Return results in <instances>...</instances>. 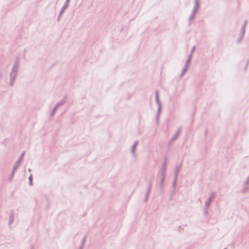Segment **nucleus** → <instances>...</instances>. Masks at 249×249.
<instances>
[{
  "instance_id": "21",
  "label": "nucleus",
  "mask_w": 249,
  "mask_h": 249,
  "mask_svg": "<svg viewBox=\"0 0 249 249\" xmlns=\"http://www.w3.org/2000/svg\"><path fill=\"white\" fill-rule=\"evenodd\" d=\"M177 179H178V178H174L173 184H172V187L173 188V189L175 190V189L176 188V184H177Z\"/></svg>"
},
{
  "instance_id": "34",
  "label": "nucleus",
  "mask_w": 249,
  "mask_h": 249,
  "mask_svg": "<svg viewBox=\"0 0 249 249\" xmlns=\"http://www.w3.org/2000/svg\"><path fill=\"white\" fill-rule=\"evenodd\" d=\"M175 190H174V189H173V190H172V191H171V195L172 196H174V195H175Z\"/></svg>"
},
{
  "instance_id": "25",
  "label": "nucleus",
  "mask_w": 249,
  "mask_h": 249,
  "mask_svg": "<svg viewBox=\"0 0 249 249\" xmlns=\"http://www.w3.org/2000/svg\"><path fill=\"white\" fill-rule=\"evenodd\" d=\"M249 188L248 187V186H245L244 188L241 190L242 193H246L249 190Z\"/></svg>"
},
{
  "instance_id": "12",
  "label": "nucleus",
  "mask_w": 249,
  "mask_h": 249,
  "mask_svg": "<svg viewBox=\"0 0 249 249\" xmlns=\"http://www.w3.org/2000/svg\"><path fill=\"white\" fill-rule=\"evenodd\" d=\"M245 34V31H240L239 36H238V39L237 40V43L239 44L243 39L244 36Z\"/></svg>"
},
{
  "instance_id": "36",
  "label": "nucleus",
  "mask_w": 249,
  "mask_h": 249,
  "mask_svg": "<svg viewBox=\"0 0 249 249\" xmlns=\"http://www.w3.org/2000/svg\"><path fill=\"white\" fill-rule=\"evenodd\" d=\"M153 178H154V176H153L150 179V180L149 181H151L152 182V184H153Z\"/></svg>"
},
{
  "instance_id": "27",
  "label": "nucleus",
  "mask_w": 249,
  "mask_h": 249,
  "mask_svg": "<svg viewBox=\"0 0 249 249\" xmlns=\"http://www.w3.org/2000/svg\"><path fill=\"white\" fill-rule=\"evenodd\" d=\"M249 64V59L248 60L247 63L244 68V71H246L247 70Z\"/></svg>"
},
{
  "instance_id": "35",
  "label": "nucleus",
  "mask_w": 249,
  "mask_h": 249,
  "mask_svg": "<svg viewBox=\"0 0 249 249\" xmlns=\"http://www.w3.org/2000/svg\"><path fill=\"white\" fill-rule=\"evenodd\" d=\"M248 20H247V19H246V20L244 21V24H244V25H246V26H247V24H248Z\"/></svg>"
},
{
  "instance_id": "42",
  "label": "nucleus",
  "mask_w": 249,
  "mask_h": 249,
  "mask_svg": "<svg viewBox=\"0 0 249 249\" xmlns=\"http://www.w3.org/2000/svg\"><path fill=\"white\" fill-rule=\"evenodd\" d=\"M224 249H227L226 248H224Z\"/></svg>"
},
{
  "instance_id": "5",
  "label": "nucleus",
  "mask_w": 249,
  "mask_h": 249,
  "mask_svg": "<svg viewBox=\"0 0 249 249\" xmlns=\"http://www.w3.org/2000/svg\"><path fill=\"white\" fill-rule=\"evenodd\" d=\"M167 160V157H164V161H163V162L162 163L161 168L160 171L159 172L158 176H159L160 174L166 175Z\"/></svg>"
},
{
  "instance_id": "37",
  "label": "nucleus",
  "mask_w": 249,
  "mask_h": 249,
  "mask_svg": "<svg viewBox=\"0 0 249 249\" xmlns=\"http://www.w3.org/2000/svg\"><path fill=\"white\" fill-rule=\"evenodd\" d=\"M173 196H172L171 195L170 196V197L169 198V200L170 201H171V200H172V199H173Z\"/></svg>"
},
{
  "instance_id": "20",
  "label": "nucleus",
  "mask_w": 249,
  "mask_h": 249,
  "mask_svg": "<svg viewBox=\"0 0 249 249\" xmlns=\"http://www.w3.org/2000/svg\"><path fill=\"white\" fill-rule=\"evenodd\" d=\"M13 65H16V66L19 67V59L18 57H17L14 61V63Z\"/></svg>"
},
{
  "instance_id": "16",
  "label": "nucleus",
  "mask_w": 249,
  "mask_h": 249,
  "mask_svg": "<svg viewBox=\"0 0 249 249\" xmlns=\"http://www.w3.org/2000/svg\"><path fill=\"white\" fill-rule=\"evenodd\" d=\"M152 186L153 184H152V182L148 181V185L146 189V192H147L148 193H150Z\"/></svg>"
},
{
  "instance_id": "18",
  "label": "nucleus",
  "mask_w": 249,
  "mask_h": 249,
  "mask_svg": "<svg viewBox=\"0 0 249 249\" xmlns=\"http://www.w3.org/2000/svg\"><path fill=\"white\" fill-rule=\"evenodd\" d=\"M16 171H17L16 170H14V169H12V173H11V174L9 177V181L10 182H11L13 180V177L14 176V174Z\"/></svg>"
},
{
  "instance_id": "41",
  "label": "nucleus",
  "mask_w": 249,
  "mask_h": 249,
  "mask_svg": "<svg viewBox=\"0 0 249 249\" xmlns=\"http://www.w3.org/2000/svg\"><path fill=\"white\" fill-rule=\"evenodd\" d=\"M28 171H29V172H31V169L30 168H29V169H28Z\"/></svg>"
},
{
  "instance_id": "38",
  "label": "nucleus",
  "mask_w": 249,
  "mask_h": 249,
  "mask_svg": "<svg viewBox=\"0 0 249 249\" xmlns=\"http://www.w3.org/2000/svg\"><path fill=\"white\" fill-rule=\"evenodd\" d=\"M84 246H83V245H80V246L79 247V249H83V248H84Z\"/></svg>"
},
{
  "instance_id": "11",
  "label": "nucleus",
  "mask_w": 249,
  "mask_h": 249,
  "mask_svg": "<svg viewBox=\"0 0 249 249\" xmlns=\"http://www.w3.org/2000/svg\"><path fill=\"white\" fill-rule=\"evenodd\" d=\"M182 164H180L176 166L175 169L174 178H178V173L181 168Z\"/></svg>"
},
{
  "instance_id": "17",
  "label": "nucleus",
  "mask_w": 249,
  "mask_h": 249,
  "mask_svg": "<svg viewBox=\"0 0 249 249\" xmlns=\"http://www.w3.org/2000/svg\"><path fill=\"white\" fill-rule=\"evenodd\" d=\"M57 109H58V108L56 107H55L54 106V107H53L52 110L51 112L50 116L51 117L53 116V115L55 114V112H56V111H57Z\"/></svg>"
},
{
  "instance_id": "8",
  "label": "nucleus",
  "mask_w": 249,
  "mask_h": 249,
  "mask_svg": "<svg viewBox=\"0 0 249 249\" xmlns=\"http://www.w3.org/2000/svg\"><path fill=\"white\" fill-rule=\"evenodd\" d=\"M67 97V95H65L64 96V97H63V98L60 101H59L55 105V106L56 107H57L58 108L60 107L63 106L64 104H65L66 103Z\"/></svg>"
},
{
  "instance_id": "14",
  "label": "nucleus",
  "mask_w": 249,
  "mask_h": 249,
  "mask_svg": "<svg viewBox=\"0 0 249 249\" xmlns=\"http://www.w3.org/2000/svg\"><path fill=\"white\" fill-rule=\"evenodd\" d=\"M70 0H66L63 6L61 8L60 10H62L63 11L65 12V10L68 8L69 5Z\"/></svg>"
},
{
  "instance_id": "4",
  "label": "nucleus",
  "mask_w": 249,
  "mask_h": 249,
  "mask_svg": "<svg viewBox=\"0 0 249 249\" xmlns=\"http://www.w3.org/2000/svg\"><path fill=\"white\" fill-rule=\"evenodd\" d=\"M25 153V152L23 151V152L20 155V156L19 157V158L18 159V160L15 163V164L14 165V167H13V169H14V170H17L18 169V168L19 167V166H20L21 162L23 159V157L24 156Z\"/></svg>"
},
{
  "instance_id": "3",
  "label": "nucleus",
  "mask_w": 249,
  "mask_h": 249,
  "mask_svg": "<svg viewBox=\"0 0 249 249\" xmlns=\"http://www.w3.org/2000/svg\"><path fill=\"white\" fill-rule=\"evenodd\" d=\"M215 193L214 192H212L208 198L207 200L205 202V214H206L208 213L207 209L209 207L210 205L211 204L213 199L215 197Z\"/></svg>"
},
{
  "instance_id": "15",
  "label": "nucleus",
  "mask_w": 249,
  "mask_h": 249,
  "mask_svg": "<svg viewBox=\"0 0 249 249\" xmlns=\"http://www.w3.org/2000/svg\"><path fill=\"white\" fill-rule=\"evenodd\" d=\"M194 8L199 10L200 8V3L199 0H195Z\"/></svg>"
},
{
  "instance_id": "33",
  "label": "nucleus",
  "mask_w": 249,
  "mask_h": 249,
  "mask_svg": "<svg viewBox=\"0 0 249 249\" xmlns=\"http://www.w3.org/2000/svg\"><path fill=\"white\" fill-rule=\"evenodd\" d=\"M195 49H196V46H193V47L192 48V50H191V51L190 52V54H193V53L195 51Z\"/></svg>"
},
{
  "instance_id": "10",
  "label": "nucleus",
  "mask_w": 249,
  "mask_h": 249,
  "mask_svg": "<svg viewBox=\"0 0 249 249\" xmlns=\"http://www.w3.org/2000/svg\"><path fill=\"white\" fill-rule=\"evenodd\" d=\"M190 62H189L188 61H186V62H185V65H184V68H183L182 70V71H181V73L180 75V77H182L184 73L186 72V71H187L189 67V65H190Z\"/></svg>"
},
{
  "instance_id": "40",
  "label": "nucleus",
  "mask_w": 249,
  "mask_h": 249,
  "mask_svg": "<svg viewBox=\"0 0 249 249\" xmlns=\"http://www.w3.org/2000/svg\"><path fill=\"white\" fill-rule=\"evenodd\" d=\"M31 249H34V246H32L31 247Z\"/></svg>"
},
{
  "instance_id": "39",
  "label": "nucleus",
  "mask_w": 249,
  "mask_h": 249,
  "mask_svg": "<svg viewBox=\"0 0 249 249\" xmlns=\"http://www.w3.org/2000/svg\"><path fill=\"white\" fill-rule=\"evenodd\" d=\"M207 129H205V136L207 135Z\"/></svg>"
},
{
  "instance_id": "32",
  "label": "nucleus",
  "mask_w": 249,
  "mask_h": 249,
  "mask_svg": "<svg viewBox=\"0 0 249 249\" xmlns=\"http://www.w3.org/2000/svg\"><path fill=\"white\" fill-rule=\"evenodd\" d=\"M246 25L243 24L240 30L246 32Z\"/></svg>"
},
{
  "instance_id": "28",
  "label": "nucleus",
  "mask_w": 249,
  "mask_h": 249,
  "mask_svg": "<svg viewBox=\"0 0 249 249\" xmlns=\"http://www.w3.org/2000/svg\"><path fill=\"white\" fill-rule=\"evenodd\" d=\"M245 186H248L249 185V176L248 177L246 180L245 181L244 183Z\"/></svg>"
},
{
  "instance_id": "29",
  "label": "nucleus",
  "mask_w": 249,
  "mask_h": 249,
  "mask_svg": "<svg viewBox=\"0 0 249 249\" xmlns=\"http://www.w3.org/2000/svg\"><path fill=\"white\" fill-rule=\"evenodd\" d=\"M159 189L161 193H163L164 190V186H159Z\"/></svg>"
},
{
  "instance_id": "22",
  "label": "nucleus",
  "mask_w": 249,
  "mask_h": 249,
  "mask_svg": "<svg viewBox=\"0 0 249 249\" xmlns=\"http://www.w3.org/2000/svg\"><path fill=\"white\" fill-rule=\"evenodd\" d=\"M87 233H86L84 236V237H83V238L82 239V240H81V245H83V246H84L85 245V243L86 242V239H87Z\"/></svg>"
},
{
  "instance_id": "31",
  "label": "nucleus",
  "mask_w": 249,
  "mask_h": 249,
  "mask_svg": "<svg viewBox=\"0 0 249 249\" xmlns=\"http://www.w3.org/2000/svg\"><path fill=\"white\" fill-rule=\"evenodd\" d=\"M198 11V10L197 9H196L195 8H193V9L192 10V12L191 14H193L196 15V14L197 13Z\"/></svg>"
},
{
  "instance_id": "23",
  "label": "nucleus",
  "mask_w": 249,
  "mask_h": 249,
  "mask_svg": "<svg viewBox=\"0 0 249 249\" xmlns=\"http://www.w3.org/2000/svg\"><path fill=\"white\" fill-rule=\"evenodd\" d=\"M64 12L62 10L60 11L59 13L58 16V17H57V21L58 22H59L60 21L61 17L62 15L64 14Z\"/></svg>"
},
{
  "instance_id": "7",
  "label": "nucleus",
  "mask_w": 249,
  "mask_h": 249,
  "mask_svg": "<svg viewBox=\"0 0 249 249\" xmlns=\"http://www.w3.org/2000/svg\"><path fill=\"white\" fill-rule=\"evenodd\" d=\"M180 129L181 128H179L178 129L176 132V133L174 134V136L171 138L170 141L168 142V145H170L178 138L180 134Z\"/></svg>"
},
{
  "instance_id": "6",
  "label": "nucleus",
  "mask_w": 249,
  "mask_h": 249,
  "mask_svg": "<svg viewBox=\"0 0 249 249\" xmlns=\"http://www.w3.org/2000/svg\"><path fill=\"white\" fill-rule=\"evenodd\" d=\"M15 219V213L13 210H11L8 221V226L9 227H11V224L13 223Z\"/></svg>"
},
{
  "instance_id": "1",
  "label": "nucleus",
  "mask_w": 249,
  "mask_h": 249,
  "mask_svg": "<svg viewBox=\"0 0 249 249\" xmlns=\"http://www.w3.org/2000/svg\"><path fill=\"white\" fill-rule=\"evenodd\" d=\"M155 99H156V102L158 105V109H157V114H156V117H155V120H156L157 124L158 125L159 124V118H160V114L161 111L162 106H161V102L160 100V98H159V91L157 90H156V92H155Z\"/></svg>"
},
{
  "instance_id": "24",
  "label": "nucleus",
  "mask_w": 249,
  "mask_h": 249,
  "mask_svg": "<svg viewBox=\"0 0 249 249\" xmlns=\"http://www.w3.org/2000/svg\"><path fill=\"white\" fill-rule=\"evenodd\" d=\"M195 16L196 15L193 14H191L189 18V21L190 24H191L192 19L195 18Z\"/></svg>"
},
{
  "instance_id": "2",
  "label": "nucleus",
  "mask_w": 249,
  "mask_h": 249,
  "mask_svg": "<svg viewBox=\"0 0 249 249\" xmlns=\"http://www.w3.org/2000/svg\"><path fill=\"white\" fill-rule=\"evenodd\" d=\"M18 66H16V65H13L12 68V70L10 72V82L9 85L11 87H13L14 86V84L16 79L17 74L18 71Z\"/></svg>"
},
{
  "instance_id": "26",
  "label": "nucleus",
  "mask_w": 249,
  "mask_h": 249,
  "mask_svg": "<svg viewBox=\"0 0 249 249\" xmlns=\"http://www.w3.org/2000/svg\"><path fill=\"white\" fill-rule=\"evenodd\" d=\"M150 194V193H148L147 192H146L145 198L144 199V202H147Z\"/></svg>"
},
{
  "instance_id": "19",
  "label": "nucleus",
  "mask_w": 249,
  "mask_h": 249,
  "mask_svg": "<svg viewBox=\"0 0 249 249\" xmlns=\"http://www.w3.org/2000/svg\"><path fill=\"white\" fill-rule=\"evenodd\" d=\"M28 179H29V184L30 186H33V175L32 174H30L29 178H28Z\"/></svg>"
},
{
  "instance_id": "9",
  "label": "nucleus",
  "mask_w": 249,
  "mask_h": 249,
  "mask_svg": "<svg viewBox=\"0 0 249 249\" xmlns=\"http://www.w3.org/2000/svg\"><path fill=\"white\" fill-rule=\"evenodd\" d=\"M139 143L138 141H136L131 148V152L133 156H136L135 150Z\"/></svg>"
},
{
  "instance_id": "13",
  "label": "nucleus",
  "mask_w": 249,
  "mask_h": 249,
  "mask_svg": "<svg viewBox=\"0 0 249 249\" xmlns=\"http://www.w3.org/2000/svg\"><path fill=\"white\" fill-rule=\"evenodd\" d=\"M159 176H160V184L159 186H164V183L165 181V178L166 177V175H163V174H160Z\"/></svg>"
},
{
  "instance_id": "30",
  "label": "nucleus",
  "mask_w": 249,
  "mask_h": 249,
  "mask_svg": "<svg viewBox=\"0 0 249 249\" xmlns=\"http://www.w3.org/2000/svg\"><path fill=\"white\" fill-rule=\"evenodd\" d=\"M192 56H193V54L190 53L189 55L188 56V59L186 60V61H187V62L188 61L190 63V62L192 59Z\"/></svg>"
}]
</instances>
